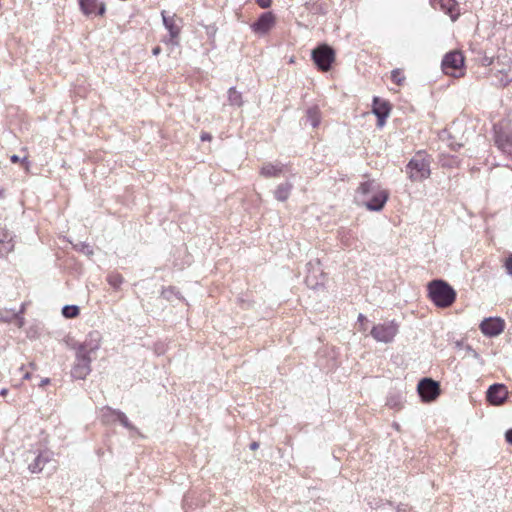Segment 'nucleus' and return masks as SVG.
I'll list each match as a JSON object with an SVG mask.
<instances>
[{"instance_id": "1", "label": "nucleus", "mask_w": 512, "mask_h": 512, "mask_svg": "<svg viewBox=\"0 0 512 512\" xmlns=\"http://www.w3.org/2000/svg\"><path fill=\"white\" fill-rule=\"evenodd\" d=\"M360 196V203L370 211H381L385 206L389 193L380 188L374 180H368L360 184L357 189Z\"/></svg>"}, {"instance_id": "38", "label": "nucleus", "mask_w": 512, "mask_h": 512, "mask_svg": "<svg viewBox=\"0 0 512 512\" xmlns=\"http://www.w3.org/2000/svg\"><path fill=\"white\" fill-rule=\"evenodd\" d=\"M466 349L469 352V354H472L474 357L477 358L479 356L478 353L471 346L468 345Z\"/></svg>"}, {"instance_id": "13", "label": "nucleus", "mask_w": 512, "mask_h": 512, "mask_svg": "<svg viewBox=\"0 0 512 512\" xmlns=\"http://www.w3.org/2000/svg\"><path fill=\"white\" fill-rule=\"evenodd\" d=\"M275 22V15L271 11L264 12L251 25V29L256 34L264 35L271 30V28L275 25Z\"/></svg>"}, {"instance_id": "11", "label": "nucleus", "mask_w": 512, "mask_h": 512, "mask_svg": "<svg viewBox=\"0 0 512 512\" xmlns=\"http://www.w3.org/2000/svg\"><path fill=\"white\" fill-rule=\"evenodd\" d=\"M479 328L485 336L495 337L503 332L505 322L500 317H488L480 323Z\"/></svg>"}, {"instance_id": "27", "label": "nucleus", "mask_w": 512, "mask_h": 512, "mask_svg": "<svg viewBox=\"0 0 512 512\" xmlns=\"http://www.w3.org/2000/svg\"><path fill=\"white\" fill-rule=\"evenodd\" d=\"M80 309L77 305H65L62 308V315L67 319L75 318L79 315Z\"/></svg>"}, {"instance_id": "3", "label": "nucleus", "mask_w": 512, "mask_h": 512, "mask_svg": "<svg viewBox=\"0 0 512 512\" xmlns=\"http://www.w3.org/2000/svg\"><path fill=\"white\" fill-rule=\"evenodd\" d=\"M428 296L440 308L450 307L456 300L455 289L442 279H434L428 284Z\"/></svg>"}, {"instance_id": "8", "label": "nucleus", "mask_w": 512, "mask_h": 512, "mask_svg": "<svg viewBox=\"0 0 512 512\" xmlns=\"http://www.w3.org/2000/svg\"><path fill=\"white\" fill-rule=\"evenodd\" d=\"M491 85L504 88L512 82V63H503L499 68H493L489 74Z\"/></svg>"}, {"instance_id": "46", "label": "nucleus", "mask_w": 512, "mask_h": 512, "mask_svg": "<svg viewBox=\"0 0 512 512\" xmlns=\"http://www.w3.org/2000/svg\"><path fill=\"white\" fill-rule=\"evenodd\" d=\"M485 62H487V64H486V65H490L492 61H491V60H488L487 58H485Z\"/></svg>"}, {"instance_id": "6", "label": "nucleus", "mask_w": 512, "mask_h": 512, "mask_svg": "<svg viewBox=\"0 0 512 512\" xmlns=\"http://www.w3.org/2000/svg\"><path fill=\"white\" fill-rule=\"evenodd\" d=\"M398 324L392 321H386L381 324L374 325L370 331V335L378 342L390 343L398 333Z\"/></svg>"}, {"instance_id": "47", "label": "nucleus", "mask_w": 512, "mask_h": 512, "mask_svg": "<svg viewBox=\"0 0 512 512\" xmlns=\"http://www.w3.org/2000/svg\"><path fill=\"white\" fill-rule=\"evenodd\" d=\"M398 512H407L406 509H401L400 507H398Z\"/></svg>"}, {"instance_id": "2", "label": "nucleus", "mask_w": 512, "mask_h": 512, "mask_svg": "<svg viewBox=\"0 0 512 512\" xmlns=\"http://www.w3.org/2000/svg\"><path fill=\"white\" fill-rule=\"evenodd\" d=\"M76 350V360L71 369V376L74 379L83 380L91 372V358L90 353L99 348L97 340H86L82 343H75L72 346Z\"/></svg>"}, {"instance_id": "4", "label": "nucleus", "mask_w": 512, "mask_h": 512, "mask_svg": "<svg viewBox=\"0 0 512 512\" xmlns=\"http://www.w3.org/2000/svg\"><path fill=\"white\" fill-rule=\"evenodd\" d=\"M405 172L412 182H421L431 174L430 162L418 153L410 159L405 167Z\"/></svg>"}, {"instance_id": "16", "label": "nucleus", "mask_w": 512, "mask_h": 512, "mask_svg": "<svg viewBox=\"0 0 512 512\" xmlns=\"http://www.w3.org/2000/svg\"><path fill=\"white\" fill-rule=\"evenodd\" d=\"M434 9L443 11L452 21H456L460 15L456 0H430Z\"/></svg>"}, {"instance_id": "24", "label": "nucleus", "mask_w": 512, "mask_h": 512, "mask_svg": "<svg viewBox=\"0 0 512 512\" xmlns=\"http://www.w3.org/2000/svg\"><path fill=\"white\" fill-rule=\"evenodd\" d=\"M49 461V453H40L32 463L29 464L28 469L32 473H39L43 470L44 465Z\"/></svg>"}, {"instance_id": "32", "label": "nucleus", "mask_w": 512, "mask_h": 512, "mask_svg": "<svg viewBox=\"0 0 512 512\" xmlns=\"http://www.w3.org/2000/svg\"><path fill=\"white\" fill-rule=\"evenodd\" d=\"M79 250L87 255L93 254V250H92L91 246L89 244H86L83 242L79 244Z\"/></svg>"}, {"instance_id": "29", "label": "nucleus", "mask_w": 512, "mask_h": 512, "mask_svg": "<svg viewBox=\"0 0 512 512\" xmlns=\"http://www.w3.org/2000/svg\"><path fill=\"white\" fill-rule=\"evenodd\" d=\"M391 80L397 85H403L405 81V77L402 75V71L400 69H394L391 72Z\"/></svg>"}, {"instance_id": "21", "label": "nucleus", "mask_w": 512, "mask_h": 512, "mask_svg": "<svg viewBox=\"0 0 512 512\" xmlns=\"http://www.w3.org/2000/svg\"><path fill=\"white\" fill-rule=\"evenodd\" d=\"M293 184L289 181L279 184L274 190V197L278 201L284 202L286 201L292 191Z\"/></svg>"}, {"instance_id": "44", "label": "nucleus", "mask_w": 512, "mask_h": 512, "mask_svg": "<svg viewBox=\"0 0 512 512\" xmlns=\"http://www.w3.org/2000/svg\"><path fill=\"white\" fill-rule=\"evenodd\" d=\"M8 393V390L6 388H3L1 391H0V395H6Z\"/></svg>"}, {"instance_id": "23", "label": "nucleus", "mask_w": 512, "mask_h": 512, "mask_svg": "<svg viewBox=\"0 0 512 512\" xmlns=\"http://www.w3.org/2000/svg\"><path fill=\"white\" fill-rule=\"evenodd\" d=\"M404 397L398 391H391L387 396L386 405L394 410H400L403 407Z\"/></svg>"}, {"instance_id": "28", "label": "nucleus", "mask_w": 512, "mask_h": 512, "mask_svg": "<svg viewBox=\"0 0 512 512\" xmlns=\"http://www.w3.org/2000/svg\"><path fill=\"white\" fill-rule=\"evenodd\" d=\"M108 283L115 289H118L123 283L124 279L119 273H112L107 277Z\"/></svg>"}, {"instance_id": "17", "label": "nucleus", "mask_w": 512, "mask_h": 512, "mask_svg": "<svg viewBox=\"0 0 512 512\" xmlns=\"http://www.w3.org/2000/svg\"><path fill=\"white\" fill-rule=\"evenodd\" d=\"M391 111V105L388 101L382 100L379 97L373 98L372 112L377 117V125L382 127L388 118Z\"/></svg>"}, {"instance_id": "7", "label": "nucleus", "mask_w": 512, "mask_h": 512, "mask_svg": "<svg viewBox=\"0 0 512 512\" xmlns=\"http://www.w3.org/2000/svg\"><path fill=\"white\" fill-rule=\"evenodd\" d=\"M417 391L423 402H432L436 400L441 393L440 383L432 378H422L417 385Z\"/></svg>"}, {"instance_id": "50", "label": "nucleus", "mask_w": 512, "mask_h": 512, "mask_svg": "<svg viewBox=\"0 0 512 512\" xmlns=\"http://www.w3.org/2000/svg\"><path fill=\"white\" fill-rule=\"evenodd\" d=\"M30 366H31L32 368H35V364H34V363H30Z\"/></svg>"}, {"instance_id": "34", "label": "nucleus", "mask_w": 512, "mask_h": 512, "mask_svg": "<svg viewBox=\"0 0 512 512\" xmlns=\"http://www.w3.org/2000/svg\"><path fill=\"white\" fill-rule=\"evenodd\" d=\"M257 5L263 9H267L271 6L272 0H255Z\"/></svg>"}, {"instance_id": "40", "label": "nucleus", "mask_w": 512, "mask_h": 512, "mask_svg": "<svg viewBox=\"0 0 512 512\" xmlns=\"http://www.w3.org/2000/svg\"><path fill=\"white\" fill-rule=\"evenodd\" d=\"M10 161H11L12 163H17V162H19V161H21V160H20V157H19L18 155H15V154H14V155H12V156L10 157Z\"/></svg>"}, {"instance_id": "43", "label": "nucleus", "mask_w": 512, "mask_h": 512, "mask_svg": "<svg viewBox=\"0 0 512 512\" xmlns=\"http://www.w3.org/2000/svg\"><path fill=\"white\" fill-rule=\"evenodd\" d=\"M24 310H25V304H22L20 310L17 312V313H19V316H21L24 313Z\"/></svg>"}, {"instance_id": "42", "label": "nucleus", "mask_w": 512, "mask_h": 512, "mask_svg": "<svg viewBox=\"0 0 512 512\" xmlns=\"http://www.w3.org/2000/svg\"><path fill=\"white\" fill-rule=\"evenodd\" d=\"M49 382H50V379H49V378H45V379H43V380L41 381L40 386L47 385Z\"/></svg>"}, {"instance_id": "49", "label": "nucleus", "mask_w": 512, "mask_h": 512, "mask_svg": "<svg viewBox=\"0 0 512 512\" xmlns=\"http://www.w3.org/2000/svg\"><path fill=\"white\" fill-rule=\"evenodd\" d=\"M26 161H27V158L23 157L22 162H26Z\"/></svg>"}, {"instance_id": "22", "label": "nucleus", "mask_w": 512, "mask_h": 512, "mask_svg": "<svg viewBox=\"0 0 512 512\" xmlns=\"http://www.w3.org/2000/svg\"><path fill=\"white\" fill-rule=\"evenodd\" d=\"M13 320L18 321L19 327L24 325L23 317L19 316V313H16L14 309L0 310V323H10Z\"/></svg>"}, {"instance_id": "20", "label": "nucleus", "mask_w": 512, "mask_h": 512, "mask_svg": "<svg viewBox=\"0 0 512 512\" xmlns=\"http://www.w3.org/2000/svg\"><path fill=\"white\" fill-rule=\"evenodd\" d=\"M285 165L278 162V163H265L261 170L260 174L265 178H273V177H279L283 171H284Z\"/></svg>"}, {"instance_id": "18", "label": "nucleus", "mask_w": 512, "mask_h": 512, "mask_svg": "<svg viewBox=\"0 0 512 512\" xmlns=\"http://www.w3.org/2000/svg\"><path fill=\"white\" fill-rule=\"evenodd\" d=\"M81 11L84 15L89 16L96 14L103 16L106 12V5L99 0H78Z\"/></svg>"}, {"instance_id": "15", "label": "nucleus", "mask_w": 512, "mask_h": 512, "mask_svg": "<svg viewBox=\"0 0 512 512\" xmlns=\"http://www.w3.org/2000/svg\"><path fill=\"white\" fill-rule=\"evenodd\" d=\"M463 64V55L458 51H451L444 56L441 65L445 74H453V72L461 68Z\"/></svg>"}, {"instance_id": "31", "label": "nucleus", "mask_w": 512, "mask_h": 512, "mask_svg": "<svg viewBox=\"0 0 512 512\" xmlns=\"http://www.w3.org/2000/svg\"><path fill=\"white\" fill-rule=\"evenodd\" d=\"M504 267L508 275L512 276V253L506 258Z\"/></svg>"}, {"instance_id": "14", "label": "nucleus", "mask_w": 512, "mask_h": 512, "mask_svg": "<svg viewBox=\"0 0 512 512\" xmlns=\"http://www.w3.org/2000/svg\"><path fill=\"white\" fill-rule=\"evenodd\" d=\"M102 418L104 422L119 421L122 426L130 431H135L136 428L131 424L125 413L120 410L112 409L111 407H105L103 409Z\"/></svg>"}, {"instance_id": "48", "label": "nucleus", "mask_w": 512, "mask_h": 512, "mask_svg": "<svg viewBox=\"0 0 512 512\" xmlns=\"http://www.w3.org/2000/svg\"><path fill=\"white\" fill-rule=\"evenodd\" d=\"M93 335L98 336V333H97V332H94V333H90V334H89V336H90V337H93Z\"/></svg>"}, {"instance_id": "33", "label": "nucleus", "mask_w": 512, "mask_h": 512, "mask_svg": "<svg viewBox=\"0 0 512 512\" xmlns=\"http://www.w3.org/2000/svg\"><path fill=\"white\" fill-rule=\"evenodd\" d=\"M358 322L360 324V329L362 331H366L367 327H366V324L368 322L367 318L363 315V314H359L358 315Z\"/></svg>"}, {"instance_id": "26", "label": "nucleus", "mask_w": 512, "mask_h": 512, "mask_svg": "<svg viewBox=\"0 0 512 512\" xmlns=\"http://www.w3.org/2000/svg\"><path fill=\"white\" fill-rule=\"evenodd\" d=\"M228 101L230 105L240 107L243 104L242 94L235 87H231L228 90Z\"/></svg>"}, {"instance_id": "35", "label": "nucleus", "mask_w": 512, "mask_h": 512, "mask_svg": "<svg viewBox=\"0 0 512 512\" xmlns=\"http://www.w3.org/2000/svg\"><path fill=\"white\" fill-rule=\"evenodd\" d=\"M5 239H6V235L0 233V253H2L4 250H6Z\"/></svg>"}, {"instance_id": "25", "label": "nucleus", "mask_w": 512, "mask_h": 512, "mask_svg": "<svg viewBox=\"0 0 512 512\" xmlns=\"http://www.w3.org/2000/svg\"><path fill=\"white\" fill-rule=\"evenodd\" d=\"M306 121L309 122L313 128H316L320 124V112L317 107H312L307 110Z\"/></svg>"}, {"instance_id": "39", "label": "nucleus", "mask_w": 512, "mask_h": 512, "mask_svg": "<svg viewBox=\"0 0 512 512\" xmlns=\"http://www.w3.org/2000/svg\"><path fill=\"white\" fill-rule=\"evenodd\" d=\"M161 53V47L160 46H156L152 49V54L154 56H158L159 54Z\"/></svg>"}, {"instance_id": "19", "label": "nucleus", "mask_w": 512, "mask_h": 512, "mask_svg": "<svg viewBox=\"0 0 512 512\" xmlns=\"http://www.w3.org/2000/svg\"><path fill=\"white\" fill-rule=\"evenodd\" d=\"M163 15V24L165 28L169 31V40H165V42L170 43L172 45H178V37L180 34V28L176 25L173 17H167Z\"/></svg>"}, {"instance_id": "37", "label": "nucleus", "mask_w": 512, "mask_h": 512, "mask_svg": "<svg viewBox=\"0 0 512 512\" xmlns=\"http://www.w3.org/2000/svg\"><path fill=\"white\" fill-rule=\"evenodd\" d=\"M200 138L202 141H210L212 136L209 133H202Z\"/></svg>"}, {"instance_id": "36", "label": "nucleus", "mask_w": 512, "mask_h": 512, "mask_svg": "<svg viewBox=\"0 0 512 512\" xmlns=\"http://www.w3.org/2000/svg\"><path fill=\"white\" fill-rule=\"evenodd\" d=\"M505 440L512 445V428L508 429L505 433Z\"/></svg>"}, {"instance_id": "10", "label": "nucleus", "mask_w": 512, "mask_h": 512, "mask_svg": "<svg viewBox=\"0 0 512 512\" xmlns=\"http://www.w3.org/2000/svg\"><path fill=\"white\" fill-rule=\"evenodd\" d=\"M306 267V284L313 289H316L318 286H323L325 281V274L320 269V261L317 259L315 263L309 262L307 263Z\"/></svg>"}, {"instance_id": "5", "label": "nucleus", "mask_w": 512, "mask_h": 512, "mask_svg": "<svg viewBox=\"0 0 512 512\" xmlns=\"http://www.w3.org/2000/svg\"><path fill=\"white\" fill-rule=\"evenodd\" d=\"M312 60L316 67L323 71H329L335 61V51L328 44H320L312 50Z\"/></svg>"}, {"instance_id": "12", "label": "nucleus", "mask_w": 512, "mask_h": 512, "mask_svg": "<svg viewBox=\"0 0 512 512\" xmlns=\"http://www.w3.org/2000/svg\"><path fill=\"white\" fill-rule=\"evenodd\" d=\"M508 398V390L504 384L495 383L486 392L487 401L494 406L503 405Z\"/></svg>"}, {"instance_id": "30", "label": "nucleus", "mask_w": 512, "mask_h": 512, "mask_svg": "<svg viewBox=\"0 0 512 512\" xmlns=\"http://www.w3.org/2000/svg\"><path fill=\"white\" fill-rule=\"evenodd\" d=\"M447 145L454 151H457L459 148L463 146V143L457 142L454 137L448 134Z\"/></svg>"}, {"instance_id": "45", "label": "nucleus", "mask_w": 512, "mask_h": 512, "mask_svg": "<svg viewBox=\"0 0 512 512\" xmlns=\"http://www.w3.org/2000/svg\"><path fill=\"white\" fill-rule=\"evenodd\" d=\"M31 374L29 372H26L23 376L24 379H30Z\"/></svg>"}, {"instance_id": "9", "label": "nucleus", "mask_w": 512, "mask_h": 512, "mask_svg": "<svg viewBox=\"0 0 512 512\" xmlns=\"http://www.w3.org/2000/svg\"><path fill=\"white\" fill-rule=\"evenodd\" d=\"M493 132L495 146L512 160V134L500 125H494Z\"/></svg>"}, {"instance_id": "41", "label": "nucleus", "mask_w": 512, "mask_h": 512, "mask_svg": "<svg viewBox=\"0 0 512 512\" xmlns=\"http://www.w3.org/2000/svg\"><path fill=\"white\" fill-rule=\"evenodd\" d=\"M258 447H259V443H258V442H255V441H254V442H252V443L250 444V449H251V450H256Z\"/></svg>"}]
</instances>
